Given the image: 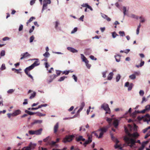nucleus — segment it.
<instances>
[{"label": "nucleus", "instance_id": "obj_36", "mask_svg": "<svg viewBox=\"0 0 150 150\" xmlns=\"http://www.w3.org/2000/svg\"><path fill=\"white\" fill-rule=\"evenodd\" d=\"M112 119L110 118H107V121L108 122L109 125H110L111 124V122Z\"/></svg>", "mask_w": 150, "mask_h": 150}, {"label": "nucleus", "instance_id": "obj_26", "mask_svg": "<svg viewBox=\"0 0 150 150\" xmlns=\"http://www.w3.org/2000/svg\"><path fill=\"white\" fill-rule=\"evenodd\" d=\"M91 53V51L89 49L85 50V54L87 55H89Z\"/></svg>", "mask_w": 150, "mask_h": 150}, {"label": "nucleus", "instance_id": "obj_44", "mask_svg": "<svg viewBox=\"0 0 150 150\" xmlns=\"http://www.w3.org/2000/svg\"><path fill=\"white\" fill-rule=\"evenodd\" d=\"M123 13L124 16H125L126 14V8L124 6L123 7Z\"/></svg>", "mask_w": 150, "mask_h": 150}, {"label": "nucleus", "instance_id": "obj_24", "mask_svg": "<svg viewBox=\"0 0 150 150\" xmlns=\"http://www.w3.org/2000/svg\"><path fill=\"white\" fill-rule=\"evenodd\" d=\"M36 114V115L40 117L44 116H45V114H43L39 112H37L35 113Z\"/></svg>", "mask_w": 150, "mask_h": 150}, {"label": "nucleus", "instance_id": "obj_21", "mask_svg": "<svg viewBox=\"0 0 150 150\" xmlns=\"http://www.w3.org/2000/svg\"><path fill=\"white\" fill-rule=\"evenodd\" d=\"M120 55L119 54H117L115 56V58L117 62H118L120 61Z\"/></svg>", "mask_w": 150, "mask_h": 150}, {"label": "nucleus", "instance_id": "obj_31", "mask_svg": "<svg viewBox=\"0 0 150 150\" xmlns=\"http://www.w3.org/2000/svg\"><path fill=\"white\" fill-rule=\"evenodd\" d=\"M125 130L126 133L127 134V135H126V136H127L128 137H129V134H130V133L129 132L128 129H127V128L126 127H125Z\"/></svg>", "mask_w": 150, "mask_h": 150}, {"label": "nucleus", "instance_id": "obj_15", "mask_svg": "<svg viewBox=\"0 0 150 150\" xmlns=\"http://www.w3.org/2000/svg\"><path fill=\"white\" fill-rule=\"evenodd\" d=\"M57 77V76H56L55 74H53L52 75L50 76V79L48 81V83H50L52 82L53 80L55 78Z\"/></svg>", "mask_w": 150, "mask_h": 150}, {"label": "nucleus", "instance_id": "obj_2", "mask_svg": "<svg viewBox=\"0 0 150 150\" xmlns=\"http://www.w3.org/2000/svg\"><path fill=\"white\" fill-rule=\"evenodd\" d=\"M108 126H106L105 127H101L98 129L99 131H100L99 135L98 137V138H100L102 137L104 133L108 131Z\"/></svg>", "mask_w": 150, "mask_h": 150}, {"label": "nucleus", "instance_id": "obj_59", "mask_svg": "<svg viewBox=\"0 0 150 150\" xmlns=\"http://www.w3.org/2000/svg\"><path fill=\"white\" fill-rule=\"evenodd\" d=\"M23 25H20L19 26V31H21L23 29Z\"/></svg>", "mask_w": 150, "mask_h": 150}, {"label": "nucleus", "instance_id": "obj_27", "mask_svg": "<svg viewBox=\"0 0 150 150\" xmlns=\"http://www.w3.org/2000/svg\"><path fill=\"white\" fill-rule=\"evenodd\" d=\"M25 112L28 113V114L30 115H33L35 114L36 112H30L29 111H28V110H26L25 111Z\"/></svg>", "mask_w": 150, "mask_h": 150}, {"label": "nucleus", "instance_id": "obj_10", "mask_svg": "<svg viewBox=\"0 0 150 150\" xmlns=\"http://www.w3.org/2000/svg\"><path fill=\"white\" fill-rule=\"evenodd\" d=\"M21 112V111L20 110H16L12 113V116H16L20 114Z\"/></svg>", "mask_w": 150, "mask_h": 150}, {"label": "nucleus", "instance_id": "obj_49", "mask_svg": "<svg viewBox=\"0 0 150 150\" xmlns=\"http://www.w3.org/2000/svg\"><path fill=\"white\" fill-rule=\"evenodd\" d=\"M77 30V28H75L74 29L71 31V34L74 33L75 32H76Z\"/></svg>", "mask_w": 150, "mask_h": 150}, {"label": "nucleus", "instance_id": "obj_1", "mask_svg": "<svg viewBox=\"0 0 150 150\" xmlns=\"http://www.w3.org/2000/svg\"><path fill=\"white\" fill-rule=\"evenodd\" d=\"M124 140L125 142L131 148H132L134 145H135L136 141L134 139L129 138L127 136H125L124 137Z\"/></svg>", "mask_w": 150, "mask_h": 150}, {"label": "nucleus", "instance_id": "obj_9", "mask_svg": "<svg viewBox=\"0 0 150 150\" xmlns=\"http://www.w3.org/2000/svg\"><path fill=\"white\" fill-rule=\"evenodd\" d=\"M30 56V55L28 52H26L21 54V56H22V57L20 59H22Z\"/></svg>", "mask_w": 150, "mask_h": 150}, {"label": "nucleus", "instance_id": "obj_41", "mask_svg": "<svg viewBox=\"0 0 150 150\" xmlns=\"http://www.w3.org/2000/svg\"><path fill=\"white\" fill-rule=\"evenodd\" d=\"M120 77L121 76L120 74H118L117 76L116 77V80L117 82H118L119 81L120 78Z\"/></svg>", "mask_w": 150, "mask_h": 150}, {"label": "nucleus", "instance_id": "obj_58", "mask_svg": "<svg viewBox=\"0 0 150 150\" xmlns=\"http://www.w3.org/2000/svg\"><path fill=\"white\" fill-rule=\"evenodd\" d=\"M139 94H140V96H143V95L144 94V91H142V90H140L139 91Z\"/></svg>", "mask_w": 150, "mask_h": 150}, {"label": "nucleus", "instance_id": "obj_61", "mask_svg": "<svg viewBox=\"0 0 150 150\" xmlns=\"http://www.w3.org/2000/svg\"><path fill=\"white\" fill-rule=\"evenodd\" d=\"M134 74L135 75V76H136V75L139 76L140 74V72L139 71H135V72H134Z\"/></svg>", "mask_w": 150, "mask_h": 150}, {"label": "nucleus", "instance_id": "obj_47", "mask_svg": "<svg viewBox=\"0 0 150 150\" xmlns=\"http://www.w3.org/2000/svg\"><path fill=\"white\" fill-rule=\"evenodd\" d=\"M56 73L57 74V75L56 76H57L60 75V74L61 71L59 70H56Z\"/></svg>", "mask_w": 150, "mask_h": 150}, {"label": "nucleus", "instance_id": "obj_19", "mask_svg": "<svg viewBox=\"0 0 150 150\" xmlns=\"http://www.w3.org/2000/svg\"><path fill=\"white\" fill-rule=\"evenodd\" d=\"M113 75V72H110L108 75V80H111L112 79Z\"/></svg>", "mask_w": 150, "mask_h": 150}, {"label": "nucleus", "instance_id": "obj_25", "mask_svg": "<svg viewBox=\"0 0 150 150\" xmlns=\"http://www.w3.org/2000/svg\"><path fill=\"white\" fill-rule=\"evenodd\" d=\"M82 6L83 7H86L87 8H88L89 9H90L91 11L93 10V9L92 8V7L91 6H90L88 5V4H83V5Z\"/></svg>", "mask_w": 150, "mask_h": 150}, {"label": "nucleus", "instance_id": "obj_8", "mask_svg": "<svg viewBox=\"0 0 150 150\" xmlns=\"http://www.w3.org/2000/svg\"><path fill=\"white\" fill-rule=\"evenodd\" d=\"M75 139L76 140L77 142H80L81 141H84L85 140V139L83 138V137L81 135L79 136L78 137H76Z\"/></svg>", "mask_w": 150, "mask_h": 150}, {"label": "nucleus", "instance_id": "obj_51", "mask_svg": "<svg viewBox=\"0 0 150 150\" xmlns=\"http://www.w3.org/2000/svg\"><path fill=\"white\" fill-rule=\"evenodd\" d=\"M86 64V66L87 67V68L88 69L90 68L91 66V65L90 64H89L88 63V62H87L86 61L85 62Z\"/></svg>", "mask_w": 150, "mask_h": 150}, {"label": "nucleus", "instance_id": "obj_13", "mask_svg": "<svg viewBox=\"0 0 150 150\" xmlns=\"http://www.w3.org/2000/svg\"><path fill=\"white\" fill-rule=\"evenodd\" d=\"M35 60H36V61H35V62L32 64V66L34 68L35 67L38 66L40 64V63L38 61V59H36Z\"/></svg>", "mask_w": 150, "mask_h": 150}, {"label": "nucleus", "instance_id": "obj_14", "mask_svg": "<svg viewBox=\"0 0 150 150\" xmlns=\"http://www.w3.org/2000/svg\"><path fill=\"white\" fill-rule=\"evenodd\" d=\"M84 106L85 103L84 102H82L80 106V108L77 111V113L79 114V113L82 110Z\"/></svg>", "mask_w": 150, "mask_h": 150}, {"label": "nucleus", "instance_id": "obj_63", "mask_svg": "<svg viewBox=\"0 0 150 150\" xmlns=\"http://www.w3.org/2000/svg\"><path fill=\"white\" fill-rule=\"evenodd\" d=\"M5 55V52L4 50H2L1 52V56H3Z\"/></svg>", "mask_w": 150, "mask_h": 150}, {"label": "nucleus", "instance_id": "obj_39", "mask_svg": "<svg viewBox=\"0 0 150 150\" xmlns=\"http://www.w3.org/2000/svg\"><path fill=\"white\" fill-rule=\"evenodd\" d=\"M14 91V90L13 89H9V90H8L7 92L8 93H9V94H11Z\"/></svg>", "mask_w": 150, "mask_h": 150}, {"label": "nucleus", "instance_id": "obj_38", "mask_svg": "<svg viewBox=\"0 0 150 150\" xmlns=\"http://www.w3.org/2000/svg\"><path fill=\"white\" fill-rule=\"evenodd\" d=\"M67 78L66 77V76H63V77H60L58 80V81H63L64 79Z\"/></svg>", "mask_w": 150, "mask_h": 150}, {"label": "nucleus", "instance_id": "obj_7", "mask_svg": "<svg viewBox=\"0 0 150 150\" xmlns=\"http://www.w3.org/2000/svg\"><path fill=\"white\" fill-rule=\"evenodd\" d=\"M129 138L130 137H132L134 138H137L139 136V134L137 132H135L132 134H129Z\"/></svg>", "mask_w": 150, "mask_h": 150}, {"label": "nucleus", "instance_id": "obj_3", "mask_svg": "<svg viewBox=\"0 0 150 150\" xmlns=\"http://www.w3.org/2000/svg\"><path fill=\"white\" fill-rule=\"evenodd\" d=\"M74 137V136L73 135H67L63 139V142L64 143L70 142L72 140Z\"/></svg>", "mask_w": 150, "mask_h": 150}, {"label": "nucleus", "instance_id": "obj_53", "mask_svg": "<svg viewBox=\"0 0 150 150\" xmlns=\"http://www.w3.org/2000/svg\"><path fill=\"white\" fill-rule=\"evenodd\" d=\"M34 28H35V27L34 26H33L32 27V28H31L30 29V30H29V32L30 33H31L32 32H33V30H34Z\"/></svg>", "mask_w": 150, "mask_h": 150}, {"label": "nucleus", "instance_id": "obj_20", "mask_svg": "<svg viewBox=\"0 0 150 150\" xmlns=\"http://www.w3.org/2000/svg\"><path fill=\"white\" fill-rule=\"evenodd\" d=\"M113 125L115 128H116L118 125V121L117 120H115L113 123Z\"/></svg>", "mask_w": 150, "mask_h": 150}, {"label": "nucleus", "instance_id": "obj_12", "mask_svg": "<svg viewBox=\"0 0 150 150\" xmlns=\"http://www.w3.org/2000/svg\"><path fill=\"white\" fill-rule=\"evenodd\" d=\"M34 68L33 67L32 65L30 66L27 67L25 70V72L26 74H28V71H30Z\"/></svg>", "mask_w": 150, "mask_h": 150}, {"label": "nucleus", "instance_id": "obj_34", "mask_svg": "<svg viewBox=\"0 0 150 150\" xmlns=\"http://www.w3.org/2000/svg\"><path fill=\"white\" fill-rule=\"evenodd\" d=\"M112 37L113 38H115L117 36H118L115 32H114L112 33Z\"/></svg>", "mask_w": 150, "mask_h": 150}, {"label": "nucleus", "instance_id": "obj_42", "mask_svg": "<svg viewBox=\"0 0 150 150\" xmlns=\"http://www.w3.org/2000/svg\"><path fill=\"white\" fill-rule=\"evenodd\" d=\"M145 108L147 111L149 110H150V105H148L146 106Z\"/></svg>", "mask_w": 150, "mask_h": 150}, {"label": "nucleus", "instance_id": "obj_50", "mask_svg": "<svg viewBox=\"0 0 150 150\" xmlns=\"http://www.w3.org/2000/svg\"><path fill=\"white\" fill-rule=\"evenodd\" d=\"M6 69V67L5 66V65L4 64H3L1 67V69L2 70L5 69Z\"/></svg>", "mask_w": 150, "mask_h": 150}, {"label": "nucleus", "instance_id": "obj_11", "mask_svg": "<svg viewBox=\"0 0 150 150\" xmlns=\"http://www.w3.org/2000/svg\"><path fill=\"white\" fill-rule=\"evenodd\" d=\"M59 124L58 122H57L54 125V133L56 134L58 131L59 128Z\"/></svg>", "mask_w": 150, "mask_h": 150}, {"label": "nucleus", "instance_id": "obj_64", "mask_svg": "<svg viewBox=\"0 0 150 150\" xmlns=\"http://www.w3.org/2000/svg\"><path fill=\"white\" fill-rule=\"evenodd\" d=\"M69 71H64L63 73V74H65V75H67L69 74Z\"/></svg>", "mask_w": 150, "mask_h": 150}, {"label": "nucleus", "instance_id": "obj_4", "mask_svg": "<svg viewBox=\"0 0 150 150\" xmlns=\"http://www.w3.org/2000/svg\"><path fill=\"white\" fill-rule=\"evenodd\" d=\"M101 108L106 111L105 114H110V109L108 105L107 104L104 103L101 106Z\"/></svg>", "mask_w": 150, "mask_h": 150}, {"label": "nucleus", "instance_id": "obj_54", "mask_svg": "<svg viewBox=\"0 0 150 150\" xmlns=\"http://www.w3.org/2000/svg\"><path fill=\"white\" fill-rule=\"evenodd\" d=\"M139 18L141 19V21H140V22L144 23L145 22V20L144 18H143L142 16H140L139 17Z\"/></svg>", "mask_w": 150, "mask_h": 150}, {"label": "nucleus", "instance_id": "obj_40", "mask_svg": "<svg viewBox=\"0 0 150 150\" xmlns=\"http://www.w3.org/2000/svg\"><path fill=\"white\" fill-rule=\"evenodd\" d=\"M35 38L34 37L33 35H32L30 38V42H33V40Z\"/></svg>", "mask_w": 150, "mask_h": 150}, {"label": "nucleus", "instance_id": "obj_17", "mask_svg": "<svg viewBox=\"0 0 150 150\" xmlns=\"http://www.w3.org/2000/svg\"><path fill=\"white\" fill-rule=\"evenodd\" d=\"M42 128H40L38 130L35 131V134L37 135L41 134L42 133Z\"/></svg>", "mask_w": 150, "mask_h": 150}, {"label": "nucleus", "instance_id": "obj_46", "mask_svg": "<svg viewBox=\"0 0 150 150\" xmlns=\"http://www.w3.org/2000/svg\"><path fill=\"white\" fill-rule=\"evenodd\" d=\"M29 133L30 134L33 135L35 134V131L29 130Z\"/></svg>", "mask_w": 150, "mask_h": 150}, {"label": "nucleus", "instance_id": "obj_35", "mask_svg": "<svg viewBox=\"0 0 150 150\" xmlns=\"http://www.w3.org/2000/svg\"><path fill=\"white\" fill-rule=\"evenodd\" d=\"M119 33L120 36L123 37L125 35V33L124 31H120L119 32Z\"/></svg>", "mask_w": 150, "mask_h": 150}, {"label": "nucleus", "instance_id": "obj_16", "mask_svg": "<svg viewBox=\"0 0 150 150\" xmlns=\"http://www.w3.org/2000/svg\"><path fill=\"white\" fill-rule=\"evenodd\" d=\"M67 49L69 50L73 53L77 52H78L77 50L71 47H68Z\"/></svg>", "mask_w": 150, "mask_h": 150}, {"label": "nucleus", "instance_id": "obj_52", "mask_svg": "<svg viewBox=\"0 0 150 150\" xmlns=\"http://www.w3.org/2000/svg\"><path fill=\"white\" fill-rule=\"evenodd\" d=\"M72 78L73 79H74L75 81L77 82V77L76 76L74 75H73L72 76Z\"/></svg>", "mask_w": 150, "mask_h": 150}, {"label": "nucleus", "instance_id": "obj_23", "mask_svg": "<svg viewBox=\"0 0 150 150\" xmlns=\"http://www.w3.org/2000/svg\"><path fill=\"white\" fill-rule=\"evenodd\" d=\"M81 58L82 59L83 61L85 62L86 61L87 62H88V60H87L86 58L84 56V55L81 54Z\"/></svg>", "mask_w": 150, "mask_h": 150}, {"label": "nucleus", "instance_id": "obj_30", "mask_svg": "<svg viewBox=\"0 0 150 150\" xmlns=\"http://www.w3.org/2000/svg\"><path fill=\"white\" fill-rule=\"evenodd\" d=\"M50 140V137H48L44 139L43 140V141L45 142H48V143L50 142L49 141Z\"/></svg>", "mask_w": 150, "mask_h": 150}, {"label": "nucleus", "instance_id": "obj_29", "mask_svg": "<svg viewBox=\"0 0 150 150\" xmlns=\"http://www.w3.org/2000/svg\"><path fill=\"white\" fill-rule=\"evenodd\" d=\"M36 93L35 92H34L33 93H32L31 96L29 98L30 99H32L34 98L36 96Z\"/></svg>", "mask_w": 150, "mask_h": 150}, {"label": "nucleus", "instance_id": "obj_62", "mask_svg": "<svg viewBox=\"0 0 150 150\" xmlns=\"http://www.w3.org/2000/svg\"><path fill=\"white\" fill-rule=\"evenodd\" d=\"M90 57L91 59L93 60H96L97 59L96 58H95L94 56L93 55H91L90 56Z\"/></svg>", "mask_w": 150, "mask_h": 150}, {"label": "nucleus", "instance_id": "obj_56", "mask_svg": "<svg viewBox=\"0 0 150 150\" xmlns=\"http://www.w3.org/2000/svg\"><path fill=\"white\" fill-rule=\"evenodd\" d=\"M107 72V71H105L103 72L102 73V75H103V76L104 78H105L106 77V74Z\"/></svg>", "mask_w": 150, "mask_h": 150}, {"label": "nucleus", "instance_id": "obj_37", "mask_svg": "<svg viewBox=\"0 0 150 150\" xmlns=\"http://www.w3.org/2000/svg\"><path fill=\"white\" fill-rule=\"evenodd\" d=\"M43 55L45 57H47L49 56L50 54L48 52H46Z\"/></svg>", "mask_w": 150, "mask_h": 150}, {"label": "nucleus", "instance_id": "obj_22", "mask_svg": "<svg viewBox=\"0 0 150 150\" xmlns=\"http://www.w3.org/2000/svg\"><path fill=\"white\" fill-rule=\"evenodd\" d=\"M35 19V18L34 17L32 16L31 17L30 19L26 23L27 25V26L28 25V24L31 22L32 21H33V20Z\"/></svg>", "mask_w": 150, "mask_h": 150}, {"label": "nucleus", "instance_id": "obj_28", "mask_svg": "<svg viewBox=\"0 0 150 150\" xmlns=\"http://www.w3.org/2000/svg\"><path fill=\"white\" fill-rule=\"evenodd\" d=\"M42 122V120H35L33 124H34L36 123H41Z\"/></svg>", "mask_w": 150, "mask_h": 150}, {"label": "nucleus", "instance_id": "obj_18", "mask_svg": "<svg viewBox=\"0 0 150 150\" xmlns=\"http://www.w3.org/2000/svg\"><path fill=\"white\" fill-rule=\"evenodd\" d=\"M138 110H135L134 112H133L131 114V116L133 118L136 117V115L137 113H139Z\"/></svg>", "mask_w": 150, "mask_h": 150}, {"label": "nucleus", "instance_id": "obj_48", "mask_svg": "<svg viewBox=\"0 0 150 150\" xmlns=\"http://www.w3.org/2000/svg\"><path fill=\"white\" fill-rule=\"evenodd\" d=\"M59 24V22L58 21L55 22V28L56 29H57L58 26Z\"/></svg>", "mask_w": 150, "mask_h": 150}, {"label": "nucleus", "instance_id": "obj_6", "mask_svg": "<svg viewBox=\"0 0 150 150\" xmlns=\"http://www.w3.org/2000/svg\"><path fill=\"white\" fill-rule=\"evenodd\" d=\"M43 4L42 11V12L47 8L48 4H50L51 3L50 0H43Z\"/></svg>", "mask_w": 150, "mask_h": 150}, {"label": "nucleus", "instance_id": "obj_43", "mask_svg": "<svg viewBox=\"0 0 150 150\" xmlns=\"http://www.w3.org/2000/svg\"><path fill=\"white\" fill-rule=\"evenodd\" d=\"M133 86V84L132 83H131L130 85H129V86H128V90L129 91H130L131 90L132 88V86Z\"/></svg>", "mask_w": 150, "mask_h": 150}, {"label": "nucleus", "instance_id": "obj_45", "mask_svg": "<svg viewBox=\"0 0 150 150\" xmlns=\"http://www.w3.org/2000/svg\"><path fill=\"white\" fill-rule=\"evenodd\" d=\"M92 141V140H87L85 142H84V144L85 145L88 144H89Z\"/></svg>", "mask_w": 150, "mask_h": 150}, {"label": "nucleus", "instance_id": "obj_32", "mask_svg": "<svg viewBox=\"0 0 150 150\" xmlns=\"http://www.w3.org/2000/svg\"><path fill=\"white\" fill-rule=\"evenodd\" d=\"M129 77L131 79H134L136 78V76H135V75L133 74L130 75L129 76Z\"/></svg>", "mask_w": 150, "mask_h": 150}, {"label": "nucleus", "instance_id": "obj_55", "mask_svg": "<svg viewBox=\"0 0 150 150\" xmlns=\"http://www.w3.org/2000/svg\"><path fill=\"white\" fill-rule=\"evenodd\" d=\"M56 143V142L54 141H52L51 142L49 143V144L52 145H54Z\"/></svg>", "mask_w": 150, "mask_h": 150}, {"label": "nucleus", "instance_id": "obj_60", "mask_svg": "<svg viewBox=\"0 0 150 150\" xmlns=\"http://www.w3.org/2000/svg\"><path fill=\"white\" fill-rule=\"evenodd\" d=\"M35 2V0H32L31 1L30 4V5L31 6L33 5V4H34Z\"/></svg>", "mask_w": 150, "mask_h": 150}, {"label": "nucleus", "instance_id": "obj_57", "mask_svg": "<svg viewBox=\"0 0 150 150\" xmlns=\"http://www.w3.org/2000/svg\"><path fill=\"white\" fill-rule=\"evenodd\" d=\"M146 111H147L146 110L145 108L142 110L140 111H139V113H144Z\"/></svg>", "mask_w": 150, "mask_h": 150}, {"label": "nucleus", "instance_id": "obj_33", "mask_svg": "<svg viewBox=\"0 0 150 150\" xmlns=\"http://www.w3.org/2000/svg\"><path fill=\"white\" fill-rule=\"evenodd\" d=\"M114 147L115 149L119 148L120 149H122V147H121V146L120 145H118V144H115L114 146Z\"/></svg>", "mask_w": 150, "mask_h": 150}, {"label": "nucleus", "instance_id": "obj_5", "mask_svg": "<svg viewBox=\"0 0 150 150\" xmlns=\"http://www.w3.org/2000/svg\"><path fill=\"white\" fill-rule=\"evenodd\" d=\"M137 119L140 120L143 119L144 121L147 122L150 121V116L149 114H146L144 117H142L139 116L137 117Z\"/></svg>", "mask_w": 150, "mask_h": 150}]
</instances>
